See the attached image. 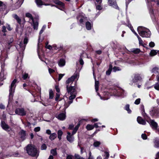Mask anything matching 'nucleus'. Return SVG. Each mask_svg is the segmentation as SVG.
<instances>
[{
	"instance_id": "7c9ffc66",
	"label": "nucleus",
	"mask_w": 159,
	"mask_h": 159,
	"mask_svg": "<svg viewBox=\"0 0 159 159\" xmlns=\"http://www.w3.org/2000/svg\"><path fill=\"white\" fill-rule=\"evenodd\" d=\"M159 69L158 67H155L153 68L152 70V73H154L155 74H159V72L158 71V70Z\"/></svg>"
},
{
	"instance_id": "37998d69",
	"label": "nucleus",
	"mask_w": 159,
	"mask_h": 159,
	"mask_svg": "<svg viewBox=\"0 0 159 159\" xmlns=\"http://www.w3.org/2000/svg\"><path fill=\"white\" fill-rule=\"evenodd\" d=\"M82 55L81 54L80 56L79 61L80 65H83L84 64V62L82 59Z\"/></svg>"
},
{
	"instance_id": "4468645a",
	"label": "nucleus",
	"mask_w": 159,
	"mask_h": 159,
	"mask_svg": "<svg viewBox=\"0 0 159 159\" xmlns=\"http://www.w3.org/2000/svg\"><path fill=\"white\" fill-rule=\"evenodd\" d=\"M77 76V73L75 74L72 76L70 77L69 78L68 80L66 81V84H69L70 83L73 82Z\"/></svg>"
},
{
	"instance_id": "864d4df0",
	"label": "nucleus",
	"mask_w": 159,
	"mask_h": 159,
	"mask_svg": "<svg viewBox=\"0 0 159 159\" xmlns=\"http://www.w3.org/2000/svg\"><path fill=\"white\" fill-rule=\"evenodd\" d=\"M47 148V147L45 143L43 144L41 147V150H46Z\"/></svg>"
},
{
	"instance_id": "4d7b16f0",
	"label": "nucleus",
	"mask_w": 159,
	"mask_h": 159,
	"mask_svg": "<svg viewBox=\"0 0 159 159\" xmlns=\"http://www.w3.org/2000/svg\"><path fill=\"white\" fill-rule=\"evenodd\" d=\"M65 74H60L59 75L58 80V81H60L63 77L64 75Z\"/></svg>"
},
{
	"instance_id": "052dcab7",
	"label": "nucleus",
	"mask_w": 159,
	"mask_h": 159,
	"mask_svg": "<svg viewBox=\"0 0 159 159\" xmlns=\"http://www.w3.org/2000/svg\"><path fill=\"white\" fill-rule=\"evenodd\" d=\"M40 130V128L39 127H35L34 129V131L35 132H37L39 131Z\"/></svg>"
},
{
	"instance_id": "dca6fc26",
	"label": "nucleus",
	"mask_w": 159,
	"mask_h": 159,
	"mask_svg": "<svg viewBox=\"0 0 159 159\" xmlns=\"http://www.w3.org/2000/svg\"><path fill=\"white\" fill-rule=\"evenodd\" d=\"M137 120L138 123L141 125H145L146 124V121L140 116L137 117Z\"/></svg>"
},
{
	"instance_id": "09e8293b",
	"label": "nucleus",
	"mask_w": 159,
	"mask_h": 159,
	"mask_svg": "<svg viewBox=\"0 0 159 159\" xmlns=\"http://www.w3.org/2000/svg\"><path fill=\"white\" fill-rule=\"evenodd\" d=\"M137 38L139 41V45H142V46L144 47V46H143V41L142 40L141 38L139 36V37H138Z\"/></svg>"
},
{
	"instance_id": "4c0bfd02",
	"label": "nucleus",
	"mask_w": 159,
	"mask_h": 159,
	"mask_svg": "<svg viewBox=\"0 0 159 159\" xmlns=\"http://www.w3.org/2000/svg\"><path fill=\"white\" fill-rule=\"evenodd\" d=\"M131 51L134 53L137 54L139 53L141 51L139 48H136L133 49Z\"/></svg>"
},
{
	"instance_id": "f8f14e48",
	"label": "nucleus",
	"mask_w": 159,
	"mask_h": 159,
	"mask_svg": "<svg viewBox=\"0 0 159 159\" xmlns=\"http://www.w3.org/2000/svg\"><path fill=\"white\" fill-rule=\"evenodd\" d=\"M84 120V119H82L80 120L78 122L77 125L75 126V128L73 129V130L72 133V135H74L75 134L77 130H78L80 125L81 124V123Z\"/></svg>"
},
{
	"instance_id": "9b49d317",
	"label": "nucleus",
	"mask_w": 159,
	"mask_h": 159,
	"mask_svg": "<svg viewBox=\"0 0 159 159\" xmlns=\"http://www.w3.org/2000/svg\"><path fill=\"white\" fill-rule=\"evenodd\" d=\"M19 2H17L15 4L12 5L11 7L12 10L17 9L20 7L23 3L24 0H19Z\"/></svg>"
},
{
	"instance_id": "de8ad7c7",
	"label": "nucleus",
	"mask_w": 159,
	"mask_h": 159,
	"mask_svg": "<svg viewBox=\"0 0 159 159\" xmlns=\"http://www.w3.org/2000/svg\"><path fill=\"white\" fill-rule=\"evenodd\" d=\"M101 144V143L99 141H96L94 143L93 145L94 147H99Z\"/></svg>"
},
{
	"instance_id": "cd10ccee",
	"label": "nucleus",
	"mask_w": 159,
	"mask_h": 159,
	"mask_svg": "<svg viewBox=\"0 0 159 159\" xmlns=\"http://www.w3.org/2000/svg\"><path fill=\"white\" fill-rule=\"evenodd\" d=\"M154 146L155 147H159V139L157 138L155 139L154 140Z\"/></svg>"
},
{
	"instance_id": "2f4dec72",
	"label": "nucleus",
	"mask_w": 159,
	"mask_h": 159,
	"mask_svg": "<svg viewBox=\"0 0 159 159\" xmlns=\"http://www.w3.org/2000/svg\"><path fill=\"white\" fill-rule=\"evenodd\" d=\"M157 50L153 49L151 50L149 55L150 56L152 57L157 55Z\"/></svg>"
},
{
	"instance_id": "bf43d9fd",
	"label": "nucleus",
	"mask_w": 159,
	"mask_h": 159,
	"mask_svg": "<svg viewBox=\"0 0 159 159\" xmlns=\"http://www.w3.org/2000/svg\"><path fill=\"white\" fill-rule=\"evenodd\" d=\"M55 89H56V90L57 93L60 92V89L59 88V86L58 85H55Z\"/></svg>"
},
{
	"instance_id": "423d86ee",
	"label": "nucleus",
	"mask_w": 159,
	"mask_h": 159,
	"mask_svg": "<svg viewBox=\"0 0 159 159\" xmlns=\"http://www.w3.org/2000/svg\"><path fill=\"white\" fill-rule=\"evenodd\" d=\"M142 78L140 74H134V77L132 80L133 83H141L142 82Z\"/></svg>"
},
{
	"instance_id": "6ab92c4d",
	"label": "nucleus",
	"mask_w": 159,
	"mask_h": 159,
	"mask_svg": "<svg viewBox=\"0 0 159 159\" xmlns=\"http://www.w3.org/2000/svg\"><path fill=\"white\" fill-rule=\"evenodd\" d=\"M57 117L60 120H64L66 118V115L65 113H62L59 114Z\"/></svg>"
},
{
	"instance_id": "72a5a7b5",
	"label": "nucleus",
	"mask_w": 159,
	"mask_h": 159,
	"mask_svg": "<svg viewBox=\"0 0 159 159\" xmlns=\"http://www.w3.org/2000/svg\"><path fill=\"white\" fill-rule=\"evenodd\" d=\"M98 4V3L97 4L96 3H95L96 10L99 11L102 10L103 7L101 5V4Z\"/></svg>"
},
{
	"instance_id": "6e6552de",
	"label": "nucleus",
	"mask_w": 159,
	"mask_h": 159,
	"mask_svg": "<svg viewBox=\"0 0 159 159\" xmlns=\"http://www.w3.org/2000/svg\"><path fill=\"white\" fill-rule=\"evenodd\" d=\"M54 2L55 4L58 5L55 6L57 8L61 10H63V9H65V4L63 2H61L59 0H55Z\"/></svg>"
},
{
	"instance_id": "69168bd1",
	"label": "nucleus",
	"mask_w": 159,
	"mask_h": 159,
	"mask_svg": "<svg viewBox=\"0 0 159 159\" xmlns=\"http://www.w3.org/2000/svg\"><path fill=\"white\" fill-rule=\"evenodd\" d=\"M93 126H94V127L96 128H98V127H100V126H99L98 125V123H95L94 125H93Z\"/></svg>"
},
{
	"instance_id": "603ef678",
	"label": "nucleus",
	"mask_w": 159,
	"mask_h": 159,
	"mask_svg": "<svg viewBox=\"0 0 159 159\" xmlns=\"http://www.w3.org/2000/svg\"><path fill=\"white\" fill-rule=\"evenodd\" d=\"M141 99L140 98H138L136 99L134 102V104L136 105L139 104L140 102Z\"/></svg>"
},
{
	"instance_id": "c9c22d12",
	"label": "nucleus",
	"mask_w": 159,
	"mask_h": 159,
	"mask_svg": "<svg viewBox=\"0 0 159 159\" xmlns=\"http://www.w3.org/2000/svg\"><path fill=\"white\" fill-rule=\"evenodd\" d=\"M54 97V93L52 89H50L49 91V98L52 99Z\"/></svg>"
},
{
	"instance_id": "79ce46f5",
	"label": "nucleus",
	"mask_w": 159,
	"mask_h": 159,
	"mask_svg": "<svg viewBox=\"0 0 159 159\" xmlns=\"http://www.w3.org/2000/svg\"><path fill=\"white\" fill-rule=\"evenodd\" d=\"M35 1L37 5L39 6L43 5V2L41 0H36Z\"/></svg>"
},
{
	"instance_id": "f03ea898",
	"label": "nucleus",
	"mask_w": 159,
	"mask_h": 159,
	"mask_svg": "<svg viewBox=\"0 0 159 159\" xmlns=\"http://www.w3.org/2000/svg\"><path fill=\"white\" fill-rule=\"evenodd\" d=\"M66 88L67 92L68 93H70V95L69 97V99L73 100V99L75 98L77 94L75 87L74 86H72L69 87L68 85H67Z\"/></svg>"
},
{
	"instance_id": "473e14b6",
	"label": "nucleus",
	"mask_w": 159,
	"mask_h": 159,
	"mask_svg": "<svg viewBox=\"0 0 159 159\" xmlns=\"http://www.w3.org/2000/svg\"><path fill=\"white\" fill-rule=\"evenodd\" d=\"M33 22V28L34 30H37L38 27L39 23L37 21L35 22L34 20L32 21Z\"/></svg>"
},
{
	"instance_id": "aec40b11",
	"label": "nucleus",
	"mask_w": 159,
	"mask_h": 159,
	"mask_svg": "<svg viewBox=\"0 0 159 159\" xmlns=\"http://www.w3.org/2000/svg\"><path fill=\"white\" fill-rule=\"evenodd\" d=\"M23 73V71L22 70L18 68H16V75L17 77L19 76V77L20 78L21 76Z\"/></svg>"
},
{
	"instance_id": "1a4fd4ad",
	"label": "nucleus",
	"mask_w": 159,
	"mask_h": 159,
	"mask_svg": "<svg viewBox=\"0 0 159 159\" xmlns=\"http://www.w3.org/2000/svg\"><path fill=\"white\" fill-rule=\"evenodd\" d=\"M140 109L141 111V113L143 117L149 123V121L147 120V119H150V117H149L147 113L145 112L144 107L143 105L142 104L141 105Z\"/></svg>"
},
{
	"instance_id": "412c9836",
	"label": "nucleus",
	"mask_w": 159,
	"mask_h": 159,
	"mask_svg": "<svg viewBox=\"0 0 159 159\" xmlns=\"http://www.w3.org/2000/svg\"><path fill=\"white\" fill-rule=\"evenodd\" d=\"M25 45L22 42H20L19 44L15 46V47L17 49V47L19 46L21 48V50L22 51L24 50L25 47Z\"/></svg>"
},
{
	"instance_id": "c03bdc74",
	"label": "nucleus",
	"mask_w": 159,
	"mask_h": 159,
	"mask_svg": "<svg viewBox=\"0 0 159 159\" xmlns=\"http://www.w3.org/2000/svg\"><path fill=\"white\" fill-rule=\"evenodd\" d=\"M51 153L53 156L56 155L57 154L56 149H52L51 151Z\"/></svg>"
},
{
	"instance_id": "774afa93",
	"label": "nucleus",
	"mask_w": 159,
	"mask_h": 159,
	"mask_svg": "<svg viewBox=\"0 0 159 159\" xmlns=\"http://www.w3.org/2000/svg\"><path fill=\"white\" fill-rule=\"evenodd\" d=\"M72 156L71 155H68L66 159H72Z\"/></svg>"
},
{
	"instance_id": "c85d7f7f",
	"label": "nucleus",
	"mask_w": 159,
	"mask_h": 159,
	"mask_svg": "<svg viewBox=\"0 0 159 159\" xmlns=\"http://www.w3.org/2000/svg\"><path fill=\"white\" fill-rule=\"evenodd\" d=\"M63 134V132L61 130H59L57 132V137L59 140L61 139V136Z\"/></svg>"
},
{
	"instance_id": "a18cd8bd",
	"label": "nucleus",
	"mask_w": 159,
	"mask_h": 159,
	"mask_svg": "<svg viewBox=\"0 0 159 159\" xmlns=\"http://www.w3.org/2000/svg\"><path fill=\"white\" fill-rule=\"evenodd\" d=\"M22 78L24 80H25L28 78H29L28 74L25 73L24 74L22 75Z\"/></svg>"
},
{
	"instance_id": "3c124183",
	"label": "nucleus",
	"mask_w": 159,
	"mask_h": 159,
	"mask_svg": "<svg viewBox=\"0 0 159 159\" xmlns=\"http://www.w3.org/2000/svg\"><path fill=\"white\" fill-rule=\"evenodd\" d=\"M141 137L143 140H146L147 139V136L146 134H143L141 135Z\"/></svg>"
},
{
	"instance_id": "bb28decb",
	"label": "nucleus",
	"mask_w": 159,
	"mask_h": 159,
	"mask_svg": "<svg viewBox=\"0 0 159 159\" xmlns=\"http://www.w3.org/2000/svg\"><path fill=\"white\" fill-rule=\"evenodd\" d=\"M57 135L56 133L51 134L49 136V139L51 140H53L57 137Z\"/></svg>"
},
{
	"instance_id": "f257e3e1",
	"label": "nucleus",
	"mask_w": 159,
	"mask_h": 159,
	"mask_svg": "<svg viewBox=\"0 0 159 159\" xmlns=\"http://www.w3.org/2000/svg\"><path fill=\"white\" fill-rule=\"evenodd\" d=\"M137 31L139 35L143 38H149L151 35V31L148 29L142 26L138 27Z\"/></svg>"
},
{
	"instance_id": "2eb2a0df",
	"label": "nucleus",
	"mask_w": 159,
	"mask_h": 159,
	"mask_svg": "<svg viewBox=\"0 0 159 159\" xmlns=\"http://www.w3.org/2000/svg\"><path fill=\"white\" fill-rule=\"evenodd\" d=\"M67 135L66 136V139L67 141L70 143L72 142L74 140V137L73 136L74 135H72V134H71L69 132H67Z\"/></svg>"
},
{
	"instance_id": "0eeeda50",
	"label": "nucleus",
	"mask_w": 159,
	"mask_h": 159,
	"mask_svg": "<svg viewBox=\"0 0 159 159\" xmlns=\"http://www.w3.org/2000/svg\"><path fill=\"white\" fill-rule=\"evenodd\" d=\"M108 4L109 6H111L116 9L119 10H120L116 0H108Z\"/></svg>"
},
{
	"instance_id": "680f3d73",
	"label": "nucleus",
	"mask_w": 159,
	"mask_h": 159,
	"mask_svg": "<svg viewBox=\"0 0 159 159\" xmlns=\"http://www.w3.org/2000/svg\"><path fill=\"white\" fill-rule=\"evenodd\" d=\"M74 157L76 159H80L81 157L80 155L77 154H75Z\"/></svg>"
},
{
	"instance_id": "e433bc0d",
	"label": "nucleus",
	"mask_w": 159,
	"mask_h": 159,
	"mask_svg": "<svg viewBox=\"0 0 159 159\" xmlns=\"http://www.w3.org/2000/svg\"><path fill=\"white\" fill-rule=\"evenodd\" d=\"M125 109L129 113H131L132 111L129 109V104L126 105L125 107Z\"/></svg>"
},
{
	"instance_id": "c756f323",
	"label": "nucleus",
	"mask_w": 159,
	"mask_h": 159,
	"mask_svg": "<svg viewBox=\"0 0 159 159\" xmlns=\"http://www.w3.org/2000/svg\"><path fill=\"white\" fill-rule=\"evenodd\" d=\"M86 128L88 130H90L94 129V126L93 125L89 124L86 126Z\"/></svg>"
},
{
	"instance_id": "5701e85b",
	"label": "nucleus",
	"mask_w": 159,
	"mask_h": 159,
	"mask_svg": "<svg viewBox=\"0 0 159 159\" xmlns=\"http://www.w3.org/2000/svg\"><path fill=\"white\" fill-rule=\"evenodd\" d=\"M86 29L88 30H90L92 29V25L90 22L89 21L85 23Z\"/></svg>"
},
{
	"instance_id": "a211bd4d",
	"label": "nucleus",
	"mask_w": 159,
	"mask_h": 159,
	"mask_svg": "<svg viewBox=\"0 0 159 159\" xmlns=\"http://www.w3.org/2000/svg\"><path fill=\"white\" fill-rule=\"evenodd\" d=\"M12 17L16 20L17 22L18 23L19 25H20L21 24V20L17 14H14L12 15Z\"/></svg>"
},
{
	"instance_id": "e2e57ef3",
	"label": "nucleus",
	"mask_w": 159,
	"mask_h": 159,
	"mask_svg": "<svg viewBox=\"0 0 159 159\" xmlns=\"http://www.w3.org/2000/svg\"><path fill=\"white\" fill-rule=\"evenodd\" d=\"M23 42L24 44L26 45L28 42V39L26 37L24 39Z\"/></svg>"
},
{
	"instance_id": "5fc2aeb1",
	"label": "nucleus",
	"mask_w": 159,
	"mask_h": 159,
	"mask_svg": "<svg viewBox=\"0 0 159 159\" xmlns=\"http://www.w3.org/2000/svg\"><path fill=\"white\" fill-rule=\"evenodd\" d=\"M149 46L151 48H153L155 46V44L153 42H151L149 44Z\"/></svg>"
},
{
	"instance_id": "338daca9",
	"label": "nucleus",
	"mask_w": 159,
	"mask_h": 159,
	"mask_svg": "<svg viewBox=\"0 0 159 159\" xmlns=\"http://www.w3.org/2000/svg\"><path fill=\"white\" fill-rule=\"evenodd\" d=\"M96 53L98 55H100L102 53V51L101 50H98L96 51Z\"/></svg>"
},
{
	"instance_id": "20e7f679",
	"label": "nucleus",
	"mask_w": 159,
	"mask_h": 159,
	"mask_svg": "<svg viewBox=\"0 0 159 159\" xmlns=\"http://www.w3.org/2000/svg\"><path fill=\"white\" fill-rule=\"evenodd\" d=\"M19 81L15 78L12 81L11 84V103H12L11 98L13 96V93L15 92V90L16 86V84L18 83Z\"/></svg>"
},
{
	"instance_id": "49530a36",
	"label": "nucleus",
	"mask_w": 159,
	"mask_h": 159,
	"mask_svg": "<svg viewBox=\"0 0 159 159\" xmlns=\"http://www.w3.org/2000/svg\"><path fill=\"white\" fill-rule=\"evenodd\" d=\"M4 73L3 72H1L0 73V81H2L4 79Z\"/></svg>"
},
{
	"instance_id": "ea45409f",
	"label": "nucleus",
	"mask_w": 159,
	"mask_h": 159,
	"mask_svg": "<svg viewBox=\"0 0 159 159\" xmlns=\"http://www.w3.org/2000/svg\"><path fill=\"white\" fill-rule=\"evenodd\" d=\"M113 71L115 72L116 71H120L121 70V69L118 66H115L113 68L112 67V69Z\"/></svg>"
},
{
	"instance_id": "393cba45",
	"label": "nucleus",
	"mask_w": 159,
	"mask_h": 159,
	"mask_svg": "<svg viewBox=\"0 0 159 159\" xmlns=\"http://www.w3.org/2000/svg\"><path fill=\"white\" fill-rule=\"evenodd\" d=\"M1 125L2 128L5 130H7L9 128V126L8 125H7L3 121H2Z\"/></svg>"
},
{
	"instance_id": "39448f33",
	"label": "nucleus",
	"mask_w": 159,
	"mask_h": 159,
	"mask_svg": "<svg viewBox=\"0 0 159 159\" xmlns=\"http://www.w3.org/2000/svg\"><path fill=\"white\" fill-rule=\"evenodd\" d=\"M149 114L152 117H159V107H155L152 108L149 112Z\"/></svg>"
},
{
	"instance_id": "f704fd0d",
	"label": "nucleus",
	"mask_w": 159,
	"mask_h": 159,
	"mask_svg": "<svg viewBox=\"0 0 159 159\" xmlns=\"http://www.w3.org/2000/svg\"><path fill=\"white\" fill-rule=\"evenodd\" d=\"M129 28H130L131 31L137 36V38H138V37H139V35H138V34L136 33V32L134 30L133 28V27L132 26V25H130Z\"/></svg>"
},
{
	"instance_id": "a19ab883",
	"label": "nucleus",
	"mask_w": 159,
	"mask_h": 159,
	"mask_svg": "<svg viewBox=\"0 0 159 159\" xmlns=\"http://www.w3.org/2000/svg\"><path fill=\"white\" fill-rule=\"evenodd\" d=\"M25 16L26 17L29 18L30 19H31L32 21H33L34 18L32 15L30 13H27L25 14Z\"/></svg>"
},
{
	"instance_id": "a878e982",
	"label": "nucleus",
	"mask_w": 159,
	"mask_h": 159,
	"mask_svg": "<svg viewBox=\"0 0 159 159\" xmlns=\"http://www.w3.org/2000/svg\"><path fill=\"white\" fill-rule=\"evenodd\" d=\"M66 61L65 60L63 59H60L58 62L59 65L60 66H63L65 65Z\"/></svg>"
},
{
	"instance_id": "9d476101",
	"label": "nucleus",
	"mask_w": 159,
	"mask_h": 159,
	"mask_svg": "<svg viewBox=\"0 0 159 159\" xmlns=\"http://www.w3.org/2000/svg\"><path fill=\"white\" fill-rule=\"evenodd\" d=\"M15 112L19 115L24 116L26 115V112L23 108H18L16 109Z\"/></svg>"
},
{
	"instance_id": "6e6d98bb",
	"label": "nucleus",
	"mask_w": 159,
	"mask_h": 159,
	"mask_svg": "<svg viewBox=\"0 0 159 159\" xmlns=\"http://www.w3.org/2000/svg\"><path fill=\"white\" fill-rule=\"evenodd\" d=\"M60 94L59 93H57L56 97L55 98V100L56 101L58 102L59 99L60 98Z\"/></svg>"
},
{
	"instance_id": "4be33fe9",
	"label": "nucleus",
	"mask_w": 159,
	"mask_h": 159,
	"mask_svg": "<svg viewBox=\"0 0 159 159\" xmlns=\"http://www.w3.org/2000/svg\"><path fill=\"white\" fill-rule=\"evenodd\" d=\"M45 28H46V26L43 25V26L42 29H41V30L40 31L39 33V39H38V48H39V43L40 42V35L41 34H42V33L43 32L44 30H45Z\"/></svg>"
},
{
	"instance_id": "ddd939ff",
	"label": "nucleus",
	"mask_w": 159,
	"mask_h": 159,
	"mask_svg": "<svg viewBox=\"0 0 159 159\" xmlns=\"http://www.w3.org/2000/svg\"><path fill=\"white\" fill-rule=\"evenodd\" d=\"M19 134L20 136V138L22 141H24L25 139L26 138V132L25 131L21 129L19 132Z\"/></svg>"
},
{
	"instance_id": "13d9d810",
	"label": "nucleus",
	"mask_w": 159,
	"mask_h": 159,
	"mask_svg": "<svg viewBox=\"0 0 159 159\" xmlns=\"http://www.w3.org/2000/svg\"><path fill=\"white\" fill-rule=\"evenodd\" d=\"M92 153L90 151L89 152V157L88 159H94V158L91 155Z\"/></svg>"
},
{
	"instance_id": "58836bf2",
	"label": "nucleus",
	"mask_w": 159,
	"mask_h": 159,
	"mask_svg": "<svg viewBox=\"0 0 159 159\" xmlns=\"http://www.w3.org/2000/svg\"><path fill=\"white\" fill-rule=\"evenodd\" d=\"M99 82L98 81H95V89L96 91L98 90Z\"/></svg>"
},
{
	"instance_id": "f3484780",
	"label": "nucleus",
	"mask_w": 159,
	"mask_h": 159,
	"mask_svg": "<svg viewBox=\"0 0 159 159\" xmlns=\"http://www.w3.org/2000/svg\"><path fill=\"white\" fill-rule=\"evenodd\" d=\"M148 119H147V120H148ZM150 120V125L151 127L152 128H154L155 129H156L157 127H158V125L153 120H151L150 118V119H149Z\"/></svg>"
},
{
	"instance_id": "8fccbe9b",
	"label": "nucleus",
	"mask_w": 159,
	"mask_h": 159,
	"mask_svg": "<svg viewBox=\"0 0 159 159\" xmlns=\"http://www.w3.org/2000/svg\"><path fill=\"white\" fill-rule=\"evenodd\" d=\"M154 87L156 90H159V84L158 83H156L154 85Z\"/></svg>"
},
{
	"instance_id": "b1692460",
	"label": "nucleus",
	"mask_w": 159,
	"mask_h": 159,
	"mask_svg": "<svg viewBox=\"0 0 159 159\" xmlns=\"http://www.w3.org/2000/svg\"><path fill=\"white\" fill-rule=\"evenodd\" d=\"M112 69V66L110 64L109 65V68L107 70L106 72V74L107 75H110L111 71Z\"/></svg>"
},
{
	"instance_id": "0e129e2a",
	"label": "nucleus",
	"mask_w": 159,
	"mask_h": 159,
	"mask_svg": "<svg viewBox=\"0 0 159 159\" xmlns=\"http://www.w3.org/2000/svg\"><path fill=\"white\" fill-rule=\"evenodd\" d=\"M74 127V125L73 124H70L69 125L68 129H69L72 130L73 129Z\"/></svg>"
},
{
	"instance_id": "7ed1b4c3",
	"label": "nucleus",
	"mask_w": 159,
	"mask_h": 159,
	"mask_svg": "<svg viewBox=\"0 0 159 159\" xmlns=\"http://www.w3.org/2000/svg\"><path fill=\"white\" fill-rule=\"evenodd\" d=\"M26 150L27 153L32 157L35 156L37 153V148L31 145H28L26 147Z\"/></svg>"
}]
</instances>
